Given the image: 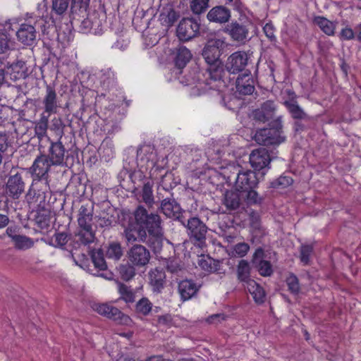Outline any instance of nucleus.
<instances>
[{
  "label": "nucleus",
  "instance_id": "nucleus-1",
  "mask_svg": "<svg viewBox=\"0 0 361 361\" xmlns=\"http://www.w3.org/2000/svg\"><path fill=\"white\" fill-rule=\"evenodd\" d=\"M100 85L96 96V105L107 117H111L115 109L125 102L130 105V101L126 100L123 90L118 87L116 73L111 68L103 70L99 77Z\"/></svg>",
  "mask_w": 361,
  "mask_h": 361
},
{
  "label": "nucleus",
  "instance_id": "nucleus-2",
  "mask_svg": "<svg viewBox=\"0 0 361 361\" xmlns=\"http://www.w3.org/2000/svg\"><path fill=\"white\" fill-rule=\"evenodd\" d=\"M226 46V42L221 39H212L207 42L203 51L202 56L207 63L203 76L204 83L209 89L216 90L221 87L224 80L226 72L221 64L219 58L223 49Z\"/></svg>",
  "mask_w": 361,
  "mask_h": 361
},
{
  "label": "nucleus",
  "instance_id": "nucleus-3",
  "mask_svg": "<svg viewBox=\"0 0 361 361\" xmlns=\"http://www.w3.org/2000/svg\"><path fill=\"white\" fill-rule=\"evenodd\" d=\"M137 164L139 171L145 177L149 175L152 180H157L165 188L164 180L171 173L166 169L168 158L159 156L157 151L151 146L140 147L137 153Z\"/></svg>",
  "mask_w": 361,
  "mask_h": 361
},
{
  "label": "nucleus",
  "instance_id": "nucleus-4",
  "mask_svg": "<svg viewBox=\"0 0 361 361\" xmlns=\"http://www.w3.org/2000/svg\"><path fill=\"white\" fill-rule=\"evenodd\" d=\"M240 166L231 165L224 172L227 182H235V189L245 195L247 204H255L261 202L256 188L259 184V178L256 171L243 170Z\"/></svg>",
  "mask_w": 361,
  "mask_h": 361
},
{
  "label": "nucleus",
  "instance_id": "nucleus-5",
  "mask_svg": "<svg viewBox=\"0 0 361 361\" xmlns=\"http://www.w3.org/2000/svg\"><path fill=\"white\" fill-rule=\"evenodd\" d=\"M154 213H149L142 205H138L133 212V218L130 217L127 224H123L124 235L127 243H133L136 241L145 242L147 240V232L151 220L149 218Z\"/></svg>",
  "mask_w": 361,
  "mask_h": 361
},
{
  "label": "nucleus",
  "instance_id": "nucleus-6",
  "mask_svg": "<svg viewBox=\"0 0 361 361\" xmlns=\"http://www.w3.org/2000/svg\"><path fill=\"white\" fill-rule=\"evenodd\" d=\"M180 224L186 228V233L191 243L200 248L206 247L208 227L200 218L197 216L190 217L188 219L185 218V222L182 221Z\"/></svg>",
  "mask_w": 361,
  "mask_h": 361
},
{
  "label": "nucleus",
  "instance_id": "nucleus-7",
  "mask_svg": "<svg viewBox=\"0 0 361 361\" xmlns=\"http://www.w3.org/2000/svg\"><path fill=\"white\" fill-rule=\"evenodd\" d=\"M254 138L261 145L271 146L281 144L286 140V137L283 135L281 121L275 120L269 123V128L258 130Z\"/></svg>",
  "mask_w": 361,
  "mask_h": 361
},
{
  "label": "nucleus",
  "instance_id": "nucleus-8",
  "mask_svg": "<svg viewBox=\"0 0 361 361\" xmlns=\"http://www.w3.org/2000/svg\"><path fill=\"white\" fill-rule=\"evenodd\" d=\"M151 220L148 226L147 235H149L147 240L148 245L154 252H159L163 246V231L161 219L159 214H154L149 218Z\"/></svg>",
  "mask_w": 361,
  "mask_h": 361
},
{
  "label": "nucleus",
  "instance_id": "nucleus-9",
  "mask_svg": "<svg viewBox=\"0 0 361 361\" xmlns=\"http://www.w3.org/2000/svg\"><path fill=\"white\" fill-rule=\"evenodd\" d=\"M92 308L98 314L114 321L118 324L129 326L132 323V319L128 315L110 303L94 304Z\"/></svg>",
  "mask_w": 361,
  "mask_h": 361
},
{
  "label": "nucleus",
  "instance_id": "nucleus-10",
  "mask_svg": "<svg viewBox=\"0 0 361 361\" xmlns=\"http://www.w3.org/2000/svg\"><path fill=\"white\" fill-rule=\"evenodd\" d=\"M49 190V181L32 180L31 186L26 194V200L30 205L41 206L45 202L46 193Z\"/></svg>",
  "mask_w": 361,
  "mask_h": 361
},
{
  "label": "nucleus",
  "instance_id": "nucleus-11",
  "mask_svg": "<svg viewBox=\"0 0 361 361\" xmlns=\"http://www.w3.org/2000/svg\"><path fill=\"white\" fill-rule=\"evenodd\" d=\"M250 25L251 22L246 17L238 18L227 25L226 32L234 41L242 42L247 39Z\"/></svg>",
  "mask_w": 361,
  "mask_h": 361
},
{
  "label": "nucleus",
  "instance_id": "nucleus-12",
  "mask_svg": "<svg viewBox=\"0 0 361 361\" xmlns=\"http://www.w3.org/2000/svg\"><path fill=\"white\" fill-rule=\"evenodd\" d=\"M53 166L45 154H41L35 159L32 166L29 169L32 180L39 181H49V171Z\"/></svg>",
  "mask_w": 361,
  "mask_h": 361
},
{
  "label": "nucleus",
  "instance_id": "nucleus-13",
  "mask_svg": "<svg viewBox=\"0 0 361 361\" xmlns=\"http://www.w3.org/2000/svg\"><path fill=\"white\" fill-rule=\"evenodd\" d=\"M248 62L245 51H237L231 54L226 61L225 69L230 74H237L243 71Z\"/></svg>",
  "mask_w": 361,
  "mask_h": 361
},
{
  "label": "nucleus",
  "instance_id": "nucleus-14",
  "mask_svg": "<svg viewBox=\"0 0 361 361\" xmlns=\"http://www.w3.org/2000/svg\"><path fill=\"white\" fill-rule=\"evenodd\" d=\"M200 27V24L192 18H183L177 27V36L181 41H188L197 36Z\"/></svg>",
  "mask_w": 361,
  "mask_h": 361
},
{
  "label": "nucleus",
  "instance_id": "nucleus-15",
  "mask_svg": "<svg viewBox=\"0 0 361 361\" xmlns=\"http://www.w3.org/2000/svg\"><path fill=\"white\" fill-rule=\"evenodd\" d=\"M104 15L101 18L100 14L94 11L87 13L80 20V27L84 32H91L94 35H100L103 31Z\"/></svg>",
  "mask_w": 361,
  "mask_h": 361
},
{
  "label": "nucleus",
  "instance_id": "nucleus-16",
  "mask_svg": "<svg viewBox=\"0 0 361 361\" xmlns=\"http://www.w3.org/2000/svg\"><path fill=\"white\" fill-rule=\"evenodd\" d=\"M45 114L51 116L58 112L60 108L59 98L55 87L51 85H47L45 93L42 100Z\"/></svg>",
  "mask_w": 361,
  "mask_h": 361
},
{
  "label": "nucleus",
  "instance_id": "nucleus-17",
  "mask_svg": "<svg viewBox=\"0 0 361 361\" xmlns=\"http://www.w3.org/2000/svg\"><path fill=\"white\" fill-rule=\"evenodd\" d=\"M161 212L166 216L173 220H178L179 222H185L183 211L180 204L174 200L165 198L161 203Z\"/></svg>",
  "mask_w": 361,
  "mask_h": 361
},
{
  "label": "nucleus",
  "instance_id": "nucleus-18",
  "mask_svg": "<svg viewBox=\"0 0 361 361\" xmlns=\"http://www.w3.org/2000/svg\"><path fill=\"white\" fill-rule=\"evenodd\" d=\"M249 160L255 171H260L269 166L271 158L267 149L258 148L251 152Z\"/></svg>",
  "mask_w": 361,
  "mask_h": 361
},
{
  "label": "nucleus",
  "instance_id": "nucleus-19",
  "mask_svg": "<svg viewBox=\"0 0 361 361\" xmlns=\"http://www.w3.org/2000/svg\"><path fill=\"white\" fill-rule=\"evenodd\" d=\"M128 259L133 265L143 267L149 262L150 253L145 246L135 245L130 249Z\"/></svg>",
  "mask_w": 361,
  "mask_h": 361
},
{
  "label": "nucleus",
  "instance_id": "nucleus-20",
  "mask_svg": "<svg viewBox=\"0 0 361 361\" xmlns=\"http://www.w3.org/2000/svg\"><path fill=\"white\" fill-rule=\"evenodd\" d=\"M25 190V183L22 175L18 172L11 174L6 183V191L13 199H18Z\"/></svg>",
  "mask_w": 361,
  "mask_h": 361
},
{
  "label": "nucleus",
  "instance_id": "nucleus-21",
  "mask_svg": "<svg viewBox=\"0 0 361 361\" xmlns=\"http://www.w3.org/2000/svg\"><path fill=\"white\" fill-rule=\"evenodd\" d=\"M235 89V92L239 95H250L254 92L255 82L250 71L238 76Z\"/></svg>",
  "mask_w": 361,
  "mask_h": 361
},
{
  "label": "nucleus",
  "instance_id": "nucleus-22",
  "mask_svg": "<svg viewBox=\"0 0 361 361\" xmlns=\"http://www.w3.org/2000/svg\"><path fill=\"white\" fill-rule=\"evenodd\" d=\"M35 27L29 24L23 23L16 31L18 40L25 46H32L36 39Z\"/></svg>",
  "mask_w": 361,
  "mask_h": 361
},
{
  "label": "nucleus",
  "instance_id": "nucleus-23",
  "mask_svg": "<svg viewBox=\"0 0 361 361\" xmlns=\"http://www.w3.org/2000/svg\"><path fill=\"white\" fill-rule=\"evenodd\" d=\"M231 17L230 9L224 6H216L207 14V20L211 23L224 24L228 23Z\"/></svg>",
  "mask_w": 361,
  "mask_h": 361
},
{
  "label": "nucleus",
  "instance_id": "nucleus-24",
  "mask_svg": "<svg viewBox=\"0 0 361 361\" xmlns=\"http://www.w3.org/2000/svg\"><path fill=\"white\" fill-rule=\"evenodd\" d=\"M65 152L66 149L61 142H51L47 157L51 164L56 166H61L64 162Z\"/></svg>",
  "mask_w": 361,
  "mask_h": 361
},
{
  "label": "nucleus",
  "instance_id": "nucleus-25",
  "mask_svg": "<svg viewBox=\"0 0 361 361\" xmlns=\"http://www.w3.org/2000/svg\"><path fill=\"white\" fill-rule=\"evenodd\" d=\"M90 0H72L71 17L73 20L80 21L87 14Z\"/></svg>",
  "mask_w": 361,
  "mask_h": 361
},
{
  "label": "nucleus",
  "instance_id": "nucleus-26",
  "mask_svg": "<svg viewBox=\"0 0 361 361\" xmlns=\"http://www.w3.org/2000/svg\"><path fill=\"white\" fill-rule=\"evenodd\" d=\"M289 94H293L294 97L290 98L288 100H286L283 102V105L287 109L288 111L290 114L291 117L295 120H303L307 118V114L304 110L299 106L294 92H291Z\"/></svg>",
  "mask_w": 361,
  "mask_h": 361
},
{
  "label": "nucleus",
  "instance_id": "nucleus-27",
  "mask_svg": "<svg viewBox=\"0 0 361 361\" xmlns=\"http://www.w3.org/2000/svg\"><path fill=\"white\" fill-rule=\"evenodd\" d=\"M149 283L152 290L156 293H161L166 282L165 271L161 268H155L149 274Z\"/></svg>",
  "mask_w": 361,
  "mask_h": 361
},
{
  "label": "nucleus",
  "instance_id": "nucleus-28",
  "mask_svg": "<svg viewBox=\"0 0 361 361\" xmlns=\"http://www.w3.org/2000/svg\"><path fill=\"white\" fill-rule=\"evenodd\" d=\"M178 289L181 299L185 301L197 293L199 287L192 280L185 279L179 282Z\"/></svg>",
  "mask_w": 361,
  "mask_h": 361
},
{
  "label": "nucleus",
  "instance_id": "nucleus-29",
  "mask_svg": "<svg viewBox=\"0 0 361 361\" xmlns=\"http://www.w3.org/2000/svg\"><path fill=\"white\" fill-rule=\"evenodd\" d=\"M93 206L82 204L79 209L78 214V227H92Z\"/></svg>",
  "mask_w": 361,
  "mask_h": 361
},
{
  "label": "nucleus",
  "instance_id": "nucleus-30",
  "mask_svg": "<svg viewBox=\"0 0 361 361\" xmlns=\"http://www.w3.org/2000/svg\"><path fill=\"white\" fill-rule=\"evenodd\" d=\"M275 110L274 102L267 100L262 104L260 109L255 111V117L260 121L266 122L273 116Z\"/></svg>",
  "mask_w": 361,
  "mask_h": 361
},
{
  "label": "nucleus",
  "instance_id": "nucleus-31",
  "mask_svg": "<svg viewBox=\"0 0 361 361\" xmlns=\"http://www.w3.org/2000/svg\"><path fill=\"white\" fill-rule=\"evenodd\" d=\"M246 285V288L252 296L255 302L257 304H262L265 301L266 292L263 287L255 280L250 281Z\"/></svg>",
  "mask_w": 361,
  "mask_h": 361
},
{
  "label": "nucleus",
  "instance_id": "nucleus-32",
  "mask_svg": "<svg viewBox=\"0 0 361 361\" xmlns=\"http://www.w3.org/2000/svg\"><path fill=\"white\" fill-rule=\"evenodd\" d=\"M243 196L238 190H227L224 194L223 203L229 210H234L239 207L240 196Z\"/></svg>",
  "mask_w": 361,
  "mask_h": 361
},
{
  "label": "nucleus",
  "instance_id": "nucleus-33",
  "mask_svg": "<svg viewBox=\"0 0 361 361\" xmlns=\"http://www.w3.org/2000/svg\"><path fill=\"white\" fill-rule=\"evenodd\" d=\"M198 265L206 273L211 274L218 271L220 269V262L209 256L203 255L198 260Z\"/></svg>",
  "mask_w": 361,
  "mask_h": 361
},
{
  "label": "nucleus",
  "instance_id": "nucleus-34",
  "mask_svg": "<svg viewBox=\"0 0 361 361\" xmlns=\"http://www.w3.org/2000/svg\"><path fill=\"white\" fill-rule=\"evenodd\" d=\"M75 237L78 238V241L80 244L87 245L94 242L95 233L92 227H78Z\"/></svg>",
  "mask_w": 361,
  "mask_h": 361
},
{
  "label": "nucleus",
  "instance_id": "nucleus-35",
  "mask_svg": "<svg viewBox=\"0 0 361 361\" xmlns=\"http://www.w3.org/2000/svg\"><path fill=\"white\" fill-rule=\"evenodd\" d=\"M314 23L321 29V30L329 36H333L335 34L336 23L328 20L323 16H316L314 18Z\"/></svg>",
  "mask_w": 361,
  "mask_h": 361
},
{
  "label": "nucleus",
  "instance_id": "nucleus-36",
  "mask_svg": "<svg viewBox=\"0 0 361 361\" xmlns=\"http://www.w3.org/2000/svg\"><path fill=\"white\" fill-rule=\"evenodd\" d=\"M192 58L190 51L185 47H180L174 59L175 66L178 69H183Z\"/></svg>",
  "mask_w": 361,
  "mask_h": 361
},
{
  "label": "nucleus",
  "instance_id": "nucleus-37",
  "mask_svg": "<svg viewBox=\"0 0 361 361\" xmlns=\"http://www.w3.org/2000/svg\"><path fill=\"white\" fill-rule=\"evenodd\" d=\"M251 268L247 261L241 259L237 266V278L245 284L252 279H250Z\"/></svg>",
  "mask_w": 361,
  "mask_h": 361
},
{
  "label": "nucleus",
  "instance_id": "nucleus-38",
  "mask_svg": "<svg viewBox=\"0 0 361 361\" xmlns=\"http://www.w3.org/2000/svg\"><path fill=\"white\" fill-rule=\"evenodd\" d=\"M153 308V304L146 297H142L135 304V311L141 316H148Z\"/></svg>",
  "mask_w": 361,
  "mask_h": 361
},
{
  "label": "nucleus",
  "instance_id": "nucleus-39",
  "mask_svg": "<svg viewBox=\"0 0 361 361\" xmlns=\"http://www.w3.org/2000/svg\"><path fill=\"white\" fill-rule=\"evenodd\" d=\"M152 188L153 183L148 181L144 184L141 191L142 200L148 207H152L154 203Z\"/></svg>",
  "mask_w": 361,
  "mask_h": 361
},
{
  "label": "nucleus",
  "instance_id": "nucleus-40",
  "mask_svg": "<svg viewBox=\"0 0 361 361\" xmlns=\"http://www.w3.org/2000/svg\"><path fill=\"white\" fill-rule=\"evenodd\" d=\"M106 257L114 260H118L123 255L121 244L118 242H111L106 249Z\"/></svg>",
  "mask_w": 361,
  "mask_h": 361
},
{
  "label": "nucleus",
  "instance_id": "nucleus-41",
  "mask_svg": "<svg viewBox=\"0 0 361 361\" xmlns=\"http://www.w3.org/2000/svg\"><path fill=\"white\" fill-rule=\"evenodd\" d=\"M49 117L50 116L45 114V113H42L40 115V118L36 123L35 127V134L38 137H42L47 134Z\"/></svg>",
  "mask_w": 361,
  "mask_h": 361
},
{
  "label": "nucleus",
  "instance_id": "nucleus-42",
  "mask_svg": "<svg viewBox=\"0 0 361 361\" xmlns=\"http://www.w3.org/2000/svg\"><path fill=\"white\" fill-rule=\"evenodd\" d=\"M91 259L95 268L101 271L106 269L107 265L104 259V252L101 249L92 250L91 253Z\"/></svg>",
  "mask_w": 361,
  "mask_h": 361
},
{
  "label": "nucleus",
  "instance_id": "nucleus-43",
  "mask_svg": "<svg viewBox=\"0 0 361 361\" xmlns=\"http://www.w3.org/2000/svg\"><path fill=\"white\" fill-rule=\"evenodd\" d=\"M255 266L259 274L262 276H270L274 272L273 267L270 261L261 260L259 261L257 264H255Z\"/></svg>",
  "mask_w": 361,
  "mask_h": 361
},
{
  "label": "nucleus",
  "instance_id": "nucleus-44",
  "mask_svg": "<svg viewBox=\"0 0 361 361\" xmlns=\"http://www.w3.org/2000/svg\"><path fill=\"white\" fill-rule=\"evenodd\" d=\"M15 247L18 250H27L33 246V242L31 238L18 235L13 237V240Z\"/></svg>",
  "mask_w": 361,
  "mask_h": 361
},
{
  "label": "nucleus",
  "instance_id": "nucleus-45",
  "mask_svg": "<svg viewBox=\"0 0 361 361\" xmlns=\"http://www.w3.org/2000/svg\"><path fill=\"white\" fill-rule=\"evenodd\" d=\"M314 251L313 245L302 244L300 248V259L303 265H308Z\"/></svg>",
  "mask_w": 361,
  "mask_h": 361
},
{
  "label": "nucleus",
  "instance_id": "nucleus-46",
  "mask_svg": "<svg viewBox=\"0 0 361 361\" xmlns=\"http://www.w3.org/2000/svg\"><path fill=\"white\" fill-rule=\"evenodd\" d=\"M209 0H192L190 7L194 14L200 15L204 13L209 7Z\"/></svg>",
  "mask_w": 361,
  "mask_h": 361
},
{
  "label": "nucleus",
  "instance_id": "nucleus-47",
  "mask_svg": "<svg viewBox=\"0 0 361 361\" xmlns=\"http://www.w3.org/2000/svg\"><path fill=\"white\" fill-rule=\"evenodd\" d=\"M288 289L293 295H298L300 290L299 279L294 274L291 273L286 279Z\"/></svg>",
  "mask_w": 361,
  "mask_h": 361
},
{
  "label": "nucleus",
  "instance_id": "nucleus-48",
  "mask_svg": "<svg viewBox=\"0 0 361 361\" xmlns=\"http://www.w3.org/2000/svg\"><path fill=\"white\" fill-rule=\"evenodd\" d=\"M11 24L6 23L4 30H0V54L6 52L8 49L9 34L7 30L11 29Z\"/></svg>",
  "mask_w": 361,
  "mask_h": 361
},
{
  "label": "nucleus",
  "instance_id": "nucleus-49",
  "mask_svg": "<svg viewBox=\"0 0 361 361\" xmlns=\"http://www.w3.org/2000/svg\"><path fill=\"white\" fill-rule=\"evenodd\" d=\"M35 222L41 229L47 230L50 226L51 216L45 211L38 212L35 216Z\"/></svg>",
  "mask_w": 361,
  "mask_h": 361
},
{
  "label": "nucleus",
  "instance_id": "nucleus-50",
  "mask_svg": "<svg viewBox=\"0 0 361 361\" xmlns=\"http://www.w3.org/2000/svg\"><path fill=\"white\" fill-rule=\"evenodd\" d=\"M118 293L121 295V299L127 303L133 302L135 300V294L130 287L123 283L118 286Z\"/></svg>",
  "mask_w": 361,
  "mask_h": 361
},
{
  "label": "nucleus",
  "instance_id": "nucleus-51",
  "mask_svg": "<svg viewBox=\"0 0 361 361\" xmlns=\"http://www.w3.org/2000/svg\"><path fill=\"white\" fill-rule=\"evenodd\" d=\"M293 183V179L289 176L282 175L271 183L273 188H286Z\"/></svg>",
  "mask_w": 361,
  "mask_h": 361
},
{
  "label": "nucleus",
  "instance_id": "nucleus-52",
  "mask_svg": "<svg viewBox=\"0 0 361 361\" xmlns=\"http://www.w3.org/2000/svg\"><path fill=\"white\" fill-rule=\"evenodd\" d=\"M119 274L123 280L128 281L135 276V269L129 264H121L119 267Z\"/></svg>",
  "mask_w": 361,
  "mask_h": 361
},
{
  "label": "nucleus",
  "instance_id": "nucleus-53",
  "mask_svg": "<svg viewBox=\"0 0 361 361\" xmlns=\"http://www.w3.org/2000/svg\"><path fill=\"white\" fill-rule=\"evenodd\" d=\"M70 0H52V11L57 15L63 14L68 9Z\"/></svg>",
  "mask_w": 361,
  "mask_h": 361
},
{
  "label": "nucleus",
  "instance_id": "nucleus-54",
  "mask_svg": "<svg viewBox=\"0 0 361 361\" xmlns=\"http://www.w3.org/2000/svg\"><path fill=\"white\" fill-rule=\"evenodd\" d=\"M250 250V245L246 243H238L233 247L234 255L238 257H245Z\"/></svg>",
  "mask_w": 361,
  "mask_h": 361
},
{
  "label": "nucleus",
  "instance_id": "nucleus-55",
  "mask_svg": "<svg viewBox=\"0 0 361 361\" xmlns=\"http://www.w3.org/2000/svg\"><path fill=\"white\" fill-rule=\"evenodd\" d=\"M69 236L66 233H56L54 235V244L57 247L64 246L68 241Z\"/></svg>",
  "mask_w": 361,
  "mask_h": 361
},
{
  "label": "nucleus",
  "instance_id": "nucleus-56",
  "mask_svg": "<svg viewBox=\"0 0 361 361\" xmlns=\"http://www.w3.org/2000/svg\"><path fill=\"white\" fill-rule=\"evenodd\" d=\"M263 31L266 37L271 42H275L276 40V37L275 36V28L271 23H266L263 27Z\"/></svg>",
  "mask_w": 361,
  "mask_h": 361
},
{
  "label": "nucleus",
  "instance_id": "nucleus-57",
  "mask_svg": "<svg viewBox=\"0 0 361 361\" xmlns=\"http://www.w3.org/2000/svg\"><path fill=\"white\" fill-rule=\"evenodd\" d=\"M341 40H351L355 38L354 31L351 27H345L341 30L339 34Z\"/></svg>",
  "mask_w": 361,
  "mask_h": 361
},
{
  "label": "nucleus",
  "instance_id": "nucleus-58",
  "mask_svg": "<svg viewBox=\"0 0 361 361\" xmlns=\"http://www.w3.org/2000/svg\"><path fill=\"white\" fill-rule=\"evenodd\" d=\"M264 250L261 247H257L252 255V262L253 264H257L259 261L264 260Z\"/></svg>",
  "mask_w": 361,
  "mask_h": 361
},
{
  "label": "nucleus",
  "instance_id": "nucleus-59",
  "mask_svg": "<svg viewBox=\"0 0 361 361\" xmlns=\"http://www.w3.org/2000/svg\"><path fill=\"white\" fill-rule=\"evenodd\" d=\"M157 322L160 324H168L171 322V316L169 314H164L159 316Z\"/></svg>",
  "mask_w": 361,
  "mask_h": 361
},
{
  "label": "nucleus",
  "instance_id": "nucleus-60",
  "mask_svg": "<svg viewBox=\"0 0 361 361\" xmlns=\"http://www.w3.org/2000/svg\"><path fill=\"white\" fill-rule=\"evenodd\" d=\"M8 218L7 216L0 214V228H4L8 224Z\"/></svg>",
  "mask_w": 361,
  "mask_h": 361
},
{
  "label": "nucleus",
  "instance_id": "nucleus-61",
  "mask_svg": "<svg viewBox=\"0 0 361 361\" xmlns=\"http://www.w3.org/2000/svg\"><path fill=\"white\" fill-rule=\"evenodd\" d=\"M145 361H164V358L161 355H152L147 357Z\"/></svg>",
  "mask_w": 361,
  "mask_h": 361
},
{
  "label": "nucleus",
  "instance_id": "nucleus-62",
  "mask_svg": "<svg viewBox=\"0 0 361 361\" xmlns=\"http://www.w3.org/2000/svg\"><path fill=\"white\" fill-rule=\"evenodd\" d=\"M6 233L12 240H13V236L18 235L17 234H16L15 230L11 228H8L6 229Z\"/></svg>",
  "mask_w": 361,
  "mask_h": 361
},
{
  "label": "nucleus",
  "instance_id": "nucleus-63",
  "mask_svg": "<svg viewBox=\"0 0 361 361\" xmlns=\"http://www.w3.org/2000/svg\"><path fill=\"white\" fill-rule=\"evenodd\" d=\"M23 66V62L18 61L16 63H13L8 66V68H11L12 70H15L17 68H21Z\"/></svg>",
  "mask_w": 361,
  "mask_h": 361
},
{
  "label": "nucleus",
  "instance_id": "nucleus-64",
  "mask_svg": "<svg viewBox=\"0 0 361 361\" xmlns=\"http://www.w3.org/2000/svg\"><path fill=\"white\" fill-rule=\"evenodd\" d=\"M5 78L4 70L1 67L0 68V85L3 83Z\"/></svg>",
  "mask_w": 361,
  "mask_h": 361
}]
</instances>
